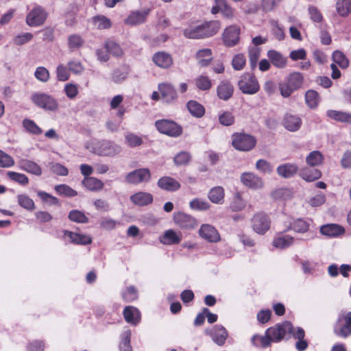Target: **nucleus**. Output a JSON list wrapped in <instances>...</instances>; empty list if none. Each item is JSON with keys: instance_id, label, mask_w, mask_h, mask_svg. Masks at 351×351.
I'll list each match as a JSON object with an SVG mask.
<instances>
[{"instance_id": "obj_1", "label": "nucleus", "mask_w": 351, "mask_h": 351, "mask_svg": "<svg viewBox=\"0 0 351 351\" xmlns=\"http://www.w3.org/2000/svg\"><path fill=\"white\" fill-rule=\"evenodd\" d=\"M293 332V324L289 321H285L268 328L264 335H253L251 341L256 347L265 348L271 343H279L283 339H289Z\"/></svg>"}, {"instance_id": "obj_2", "label": "nucleus", "mask_w": 351, "mask_h": 351, "mask_svg": "<svg viewBox=\"0 0 351 351\" xmlns=\"http://www.w3.org/2000/svg\"><path fill=\"white\" fill-rule=\"evenodd\" d=\"M219 29L220 24L217 21H204L185 28L183 34L189 39H204L214 36Z\"/></svg>"}, {"instance_id": "obj_3", "label": "nucleus", "mask_w": 351, "mask_h": 351, "mask_svg": "<svg viewBox=\"0 0 351 351\" xmlns=\"http://www.w3.org/2000/svg\"><path fill=\"white\" fill-rule=\"evenodd\" d=\"M85 147L91 153L101 156H114L121 152V146L108 140L94 139L87 142Z\"/></svg>"}, {"instance_id": "obj_4", "label": "nucleus", "mask_w": 351, "mask_h": 351, "mask_svg": "<svg viewBox=\"0 0 351 351\" xmlns=\"http://www.w3.org/2000/svg\"><path fill=\"white\" fill-rule=\"evenodd\" d=\"M333 332L337 336L344 339L351 335V311L341 312L338 315Z\"/></svg>"}, {"instance_id": "obj_5", "label": "nucleus", "mask_w": 351, "mask_h": 351, "mask_svg": "<svg viewBox=\"0 0 351 351\" xmlns=\"http://www.w3.org/2000/svg\"><path fill=\"white\" fill-rule=\"evenodd\" d=\"M31 100L35 106L45 110L55 112L58 109L56 99L45 93H34L31 96Z\"/></svg>"}, {"instance_id": "obj_6", "label": "nucleus", "mask_w": 351, "mask_h": 351, "mask_svg": "<svg viewBox=\"0 0 351 351\" xmlns=\"http://www.w3.org/2000/svg\"><path fill=\"white\" fill-rule=\"evenodd\" d=\"M232 146L237 150L248 152L252 150L256 144V138L245 133H235L232 135Z\"/></svg>"}, {"instance_id": "obj_7", "label": "nucleus", "mask_w": 351, "mask_h": 351, "mask_svg": "<svg viewBox=\"0 0 351 351\" xmlns=\"http://www.w3.org/2000/svg\"><path fill=\"white\" fill-rule=\"evenodd\" d=\"M155 126L158 131L162 134L172 137H178L182 133V128L177 123L168 119L157 120Z\"/></svg>"}, {"instance_id": "obj_8", "label": "nucleus", "mask_w": 351, "mask_h": 351, "mask_svg": "<svg viewBox=\"0 0 351 351\" xmlns=\"http://www.w3.org/2000/svg\"><path fill=\"white\" fill-rule=\"evenodd\" d=\"M238 86L243 93L248 95H254L260 89L256 78L251 73L243 74L238 82Z\"/></svg>"}, {"instance_id": "obj_9", "label": "nucleus", "mask_w": 351, "mask_h": 351, "mask_svg": "<svg viewBox=\"0 0 351 351\" xmlns=\"http://www.w3.org/2000/svg\"><path fill=\"white\" fill-rule=\"evenodd\" d=\"M47 17L45 10L40 6L35 5L26 16V23L30 27L42 25Z\"/></svg>"}, {"instance_id": "obj_10", "label": "nucleus", "mask_w": 351, "mask_h": 351, "mask_svg": "<svg viewBox=\"0 0 351 351\" xmlns=\"http://www.w3.org/2000/svg\"><path fill=\"white\" fill-rule=\"evenodd\" d=\"M152 174L149 169L141 168L128 173L125 176V181L128 184H138L143 182H149Z\"/></svg>"}, {"instance_id": "obj_11", "label": "nucleus", "mask_w": 351, "mask_h": 351, "mask_svg": "<svg viewBox=\"0 0 351 351\" xmlns=\"http://www.w3.org/2000/svg\"><path fill=\"white\" fill-rule=\"evenodd\" d=\"M271 220L267 215L258 213L252 219V226L255 232L264 234L270 228Z\"/></svg>"}, {"instance_id": "obj_12", "label": "nucleus", "mask_w": 351, "mask_h": 351, "mask_svg": "<svg viewBox=\"0 0 351 351\" xmlns=\"http://www.w3.org/2000/svg\"><path fill=\"white\" fill-rule=\"evenodd\" d=\"M204 332L209 335L212 340L219 346L224 345L228 336L226 329L220 324H216L210 328H206Z\"/></svg>"}, {"instance_id": "obj_13", "label": "nucleus", "mask_w": 351, "mask_h": 351, "mask_svg": "<svg viewBox=\"0 0 351 351\" xmlns=\"http://www.w3.org/2000/svg\"><path fill=\"white\" fill-rule=\"evenodd\" d=\"M240 27L237 25H230L225 29L223 34V41L226 46L233 47L239 41Z\"/></svg>"}, {"instance_id": "obj_14", "label": "nucleus", "mask_w": 351, "mask_h": 351, "mask_svg": "<svg viewBox=\"0 0 351 351\" xmlns=\"http://www.w3.org/2000/svg\"><path fill=\"white\" fill-rule=\"evenodd\" d=\"M158 88L165 102L171 104L177 100L178 97V93L175 87L171 84L167 82L160 83L158 84Z\"/></svg>"}, {"instance_id": "obj_15", "label": "nucleus", "mask_w": 351, "mask_h": 351, "mask_svg": "<svg viewBox=\"0 0 351 351\" xmlns=\"http://www.w3.org/2000/svg\"><path fill=\"white\" fill-rule=\"evenodd\" d=\"M312 224L313 221L309 218H298L290 222L287 228L285 229L283 232L292 230L297 233L304 234L309 231Z\"/></svg>"}, {"instance_id": "obj_16", "label": "nucleus", "mask_w": 351, "mask_h": 351, "mask_svg": "<svg viewBox=\"0 0 351 351\" xmlns=\"http://www.w3.org/2000/svg\"><path fill=\"white\" fill-rule=\"evenodd\" d=\"M199 235L210 243H217L221 237L217 229L210 224H203L199 230Z\"/></svg>"}, {"instance_id": "obj_17", "label": "nucleus", "mask_w": 351, "mask_h": 351, "mask_svg": "<svg viewBox=\"0 0 351 351\" xmlns=\"http://www.w3.org/2000/svg\"><path fill=\"white\" fill-rule=\"evenodd\" d=\"M173 219L174 223L183 229H193L196 226L195 219L184 213H175Z\"/></svg>"}, {"instance_id": "obj_18", "label": "nucleus", "mask_w": 351, "mask_h": 351, "mask_svg": "<svg viewBox=\"0 0 351 351\" xmlns=\"http://www.w3.org/2000/svg\"><path fill=\"white\" fill-rule=\"evenodd\" d=\"M241 181L245 186L252 189H258L263 186L262 179L253 173L245 172L242 173Z\"/></svg>"}, {"instance_id": "obj_19", "label": "nucleus", "mask_w": 351, "mask_h": 351, "mask_svg": "<svg viewBox=\"0 0 351 351\" xmlns=\"http://www.w3.org/2000/svg\"><path fill=\"white\" fill-rule=\"evenodd\" d=\"M152 60L156 66L165 69L170 68L173 63L171 56L165 51L155 53L152 56Z\"/></svg>"}, {"instance_id": "obj_20", "label": "nucleus", "mask_w": 351, "mask_h": 351, "mask_svg": "<svg viewBox=\"0 0 351 351\" xmlns=\"http://www.w3.org/2000/svg\"><path fill=\"white\" fill-rule=\"evenodd\" d=\"M182 234L180 232H176L172 229L166 230L159 238L161 243L167 245H176L180 243Z\"/></svg>"}, {"instance_id": "obj_21", "label": "nucleus", "mask_w": 351, "mask_h": 351, "mask_svg": "<svg viewBox=\"0 0 351 351\" xmlns=\"http://www.w3.org/2000/svg\"><path fill=\"white\" fill-rule=\"evenodd\" d=\"M157 186L162 190L174 192L180 188V184L170 176L161 177L157 182Z\"/></svg>"}, {"instance_id": "obj_22", "label": "nucleus", "mask_w": 351, "mask_h": 351, "mask_svg": "<svg viewBox=\"0 0 351 351\" xmlns=\"http://www.w3.org/2000/svg\"><path fill=\"white\" fill-rule=\"evenodd\" d=\"M18 166L21 170L33 175L37 176L42 175L41 167L32 160L21 158L18 161Z\"/></svg>"}, {"instance_id": "obj_23", "label": "nucleus", "mask_w": 351, "mask_h": 351, "mask_svg": "<svg viewBox=\"0 0 351 351\" xmlns=\"http://www.w3.org/2000/svg\"><path fill=\"white\" fill-rule=\"evenodd\" d=\"M64 237H68L70 242L77 245H87L92 242L90 236L84 234H80L69 230H63Z\"/></svg>"}, {"instance_id": "obj_24", "label": "nucleus", "mask_w": 351, "mask_h": 351, "mask_svg": "<svg viewBox=\"0 0 351 351\" xmlns=\"http://www.w3.org/2000/svg\"><path fill=\"white\" fill-rule=\"evenodd\" d=\"M302 119L298 115L286 114L282 120L283 126L290 132L298 131L302 125Z\"/></svg>"}, {"instance_id": "obj_25", "label": "nucleus", "mask_w": 351, "mask_h": 351, "mask_svg": "<svg viewBox=\"0 0 351 351\" xmlns=\"http://www.w3.org/2000/svg\"><path fill=\"white\" fill-rule=\"evenodd\" d=\"M130 199L135 205L145 206L152 203L153 195L147 192L139 191L132 195Z\"/></svg>"}, {"instance_id": "obj_26", "label": "nucleus", "mask_w": 351, "mask_h": 351, "mask_svg": "<svg viewBox=\"0 0 351 351\" xmlns=\"http://www.w3.org/2000/svg\"><path fill=\"white\" fill-rule=\"evenodd\" d=\"M123 314L125 321L132 325L136 326L141 321V313L138 309L134 306H125Z\"/></svg>"}, {"instance_id": "obj_27", "label": "nucleus", "mask_w": 351, "mask_h": 351, "mask_svg": "<svg viewBox=\"0 0 351 351\" xmlns=\"http://www.w3.org/2000/svg\"><path fill=\"white\" fill-rule=\"evenodd\" d=\"M234 87L228 81H223L217 87V94L220 99L228 101L233 95Z\"/></svg>"}, {"instance_id": "obj_28", "label": "nucleus", "mask_w": 351, "mask_h": 351, "mask_svg": "<svg viewBox=\"0 0 351 351\" xmlns=\"http://www.w3.org/2000/svg\"><path fill=\"white\" fill-rule=\"evenodd\" d=\"M298 166L294 163H285L279 165L276 171L279 176L283 178L293 177L298 171Z\"/></svg>"}, {"instance_id": "obj_29", "label": "nucleus", "mask_w": 351, "mask_h": 351, "mask_svg": "<svg viewBox=\"0 0 351 351\" xmlns=\"http://www.w3.org/2000/svg\"><path fill=\"white\" fill-rule=\"evenodd\" d=\"M320 232L329 237H337L345 232V229L336 223H328L321 226Z\"/></svg>"}, {"instance_id": "obj_30", "label": "nucleus", "mask_w": 351, "mask_h": 351, "mask_svg": "<svg viewBox=\"0 0 351 351\" xmlns=\"http://www.w3.org/2000/svg\"><path fill=\"white\" fill-rule=\"evenodd\" d=\"M149 12V10L132 12L125 19V23L130 25L141 24L145 22Z\"/></svg>"}, {"instance_id": "obj_31", "label": "nucleus", "mask_w": 351, "mask_h": 351, "mask_svg": "<svg viewBox=\"0 0 351 351\" xmlns=\"http://www.w3.org/2000/svg\"><path fill=\"white\" fill-rule=\"evenodd\" d=\"M294 238L288 234H284L280 232L273 240V245L276 248L285 249L287 248L294 243Z\"/></svg>"}, {"instance_id": "obj_32", "label": "nucleus", "mask_w": 351, "mask_h": 351, "mask_svg": "<svg viewBox=\"0 0 351 351\" xmlns=\"http://www.w3.org/2000/svg\"><path fill=\"white\" fill-rule=\"evenodd\" d=\"M225 191L222 186H214L208 193L209 200L216 204H223L224 202Z\"/></svg>"}, {"instance_id": "obj_33", "label": "nucleus", "mask_w": 351, "mask_h": 351, "mask_svg": "<svg viewBox=\"0 0 351 351\" xmlns=\"http://www.w3.org/2000/svg\"><path fill=\"white\" fill-rule=\"evenodd\" d=\"M82 184L87 190L93 192L100 191L104 187V182L95 177H85L82 181Z\"/></svg>"}, {"instance_id": "obj_34", "label": "nucleus", "mask_w": 351, "mask_h": 351, "mask_svg": "<svg viewBox=\"0 0 351 351\" xmlns=\"http://www.w3.org/2000/svg\"><path fill=\"white\" fill-rule=\"evenodd\" d=\"M267 57L271 64L278 69L285 68L287 65V58L276 50H269Z\"/></svg>"}, {"instance_id": "obj_35", "label": "nucleus", "mask_w": 351, "mask_h": 351, "mask_svg": "<svg viewBox=\"0 0 351 351\" xmlns=\"http://www.w3.org/2000/svg\"><path fill=\"white\" fill-rule=\"evenodd\" d=\"M294 339H297L298 341L295 343V348L298 351H304L308 348V342L304 339L305 332L303 328L300 327L296 328L295 330L292 334Z\"/></svg>"}, {"instance_id": "obj_36", "label": "nucleus", "mask_w": 351, "mask_h": 351, "mask_svg": "<svg viewBox=\"0 0 351 351\" xmlns=\"http://www.w3.org/2000/svg\"><path fill=\"white\" fill-rule=\"evenodd\" d=\"M326 115L337 121L351 123V113L335 110L326 111Z\"/></svg>"}, {"instance_id": "obj_37", "label": "nucleus", "mask_w": 351, "mask_h": 351, "mask_svg": "<svg viewBox=\"0 0 351 351\" xmlns=\"http://www.w3.org/2000/svg\"><path fill=\"white\" fill-rule=\"evenodd\" d=\"M186 108L190 114L196 118H201L205 114L204 107L195 100H190L186 104Z\"/></svg>"}, {"instance_id": "obj_38", "label": "nucleus", "mask_w": 351, "mask_h": 351, "mask_svg": "<svg viewBox=\"0 0 351 351\" xmlns=\"http://www.w3.org/2000/svg\"><path fill=\"white\" fill-rule=\"evenodd\" d=\"M320 101L319 93L313 89L308 90L305 93V102L311 109L316 108Z\"/></svg>"}, {"instance_id": "obj_39", "label": "nucleus", "mask_w": 351, "mask_h": 351, "mask_svg": "<svg viewBox=\"0 0 351 351\" xmlns=\"http://www.w3.org/2000/svg\"><path fill=\"white\" fill-rule=\"evenodd\" d=\"M335 9L340 16H348L351 13V0H337Z\"/></svg>"}, {"instance_id": "obj_40", "label": "nucleus", "mask_w": 351, "mask_h": 351, "mask_svg": "<svg viewBox=\"0 0 351 351\" xmlns=\"http://www.w3.org/2000/svg\"><path fill=\"white\" fill-rule=\"evenodd\" d=\"M132 332L130 329H126L123 331L120 336V343L119 348L120 351H132V348L130 344Z\"/></svg>"}, {"instance_id": "obj_41", "label": "nucleus", "mask_w": 351, "mask_h": 351, "mask_svg": "<svg viewBox=\"0 0 351 351\" xmlns=\"http://www.w3.org/2000/svg\"><path fill=\"white\" fill-rule=\"evenodd\" d=\"M129 73V68L124 65L113 71L112 80L116 84H120L125 80Z\"/></svg>"}, {"instance_id": "obj_42", "label": "nucleus", "mask_w": 351, "mask_h": 351, "mask_svg": "<svg viewBox=\"0 0 351 351\" xmlns=\"http://www.w3.org/2000/svg\"><path fill=\"white\" fill-rule=\"evenodd\" d=\"M196 58L201 66H207L212 60V51L210 49H200L197 52Z\"/></svg>"}, {"instance_id": "obj_43", "label": "nucleus", "mask_w": 351, "mask_h": 351, "mask_svg": "<svg viewBox=\"0 0 351 351\" xmlns=\"http://www.w3.org/2000/svg\"><path fill=\"white\" fill-rule=\"evenodd\" d=\"M300 176L307 182H313L322 176L321 171L317 169L304 168L300 171Z\"/></svg>"}, {"instance_id": "obj_44", "label": "nucleus", "mask_w": 351, "mask_h": 351, "mask_svg": "<svg viewBox=\"0 0 351 351\" xmlns=\"http://www.w3.org/2000/svg\"><path fill=\"white\" fill-rule=\"evenodd\" d=\"M70 221L77 223H86L88 222V217L85 213L80 210H71L68 215Z\"/></svg>"}, {"instance_id": "obj_45", "label": "nucleus", "mask_w": 351, "mask_h": 351, "mask_svg": "<svg viewBox=\"0 0 351 351\" xmlns=\"http://www.w3.org/2000/svg\"><path fill=\"white\" fill-rule=\"evenodd\" d=\"M323 160L324 156L319 151H313L306 158V162L311 167L319 165Z\"/></svg>"}, {"instance_id": "obj_46", "label": "nucleus", "mask_w": 351, "mask_h": 351, "mask_svg": "<svg viewBox=\"0 0 351 351\" xmlns=\"http://www.w3.org/2000/svg\"><path fill=\"white\" fill-rule=\"evenodd\" d=\"M286 80L291 84V86H293L297 90L301 88L304 82V77L299 72H293L289 75Z\"/></svg>"}, {"instance_id": "obj_47", "label": "nucleus", "mask_w": 351, "mask_h": 351, "mask_svg": "<svg viewBox=\"0 0 351 351\" xmlns=\"http://www.w3.org/2000/svg\"><path fill=\"white\" fill-rule=\"evenodd\" d=\"M189 207L192 210L205 211L210 208V204L205 199L195 198L189 202Z\"/></svg>"}, {"instance_id": "obj_48", "label": "nucleus", "mask_w": 351, "mask_h": 351, "mask_svg": "<svg viewBox=\"0 0 351 351\" xmlns=\"http://www.w3.org/2000/svg\"><path fill=\"white\" fill-rule=\"evenodd\" d=\"M332 59L335 64H337L342 69H347L349 66L348 59L341 51H335L332 53Z\"/></svg>"}, {"instance_id": "obj_49", "label": "nucleus", "mask_w": 351, "mask_h": 351, "mask_svg": "<svg viewBox=\"0 0 351 351\" xmlns=\"http://www.w3.org/2000/svg\"><path fill=\"white\" fill-rule=\"evenodd\" d=\"M105 48L109 55L111 54L115 57H120L123 53L120 45L112 40H108L105 43Z\"/></svg>"}, {"instance_id": "obj_50", "label": "nucleus", "mask_w": 351, "mask_h": 351, "mask_svg": "<svg viewBox=\"0 0 351 351\" xmlns=\"http://www.w3.org/2000/svg\"><path fill=\"white\" fill-rule=\"evenodd\" d=\"M93 22L95 26L100 29H108L112 25L110 20L103 15L94 16L93 18Z\"/></svg>"}, {"instance_id": "obj_51", "label": "nucleus", "mask_w": 351, "mask_h": 351, "mask_svg": "<svg viewBox=\"0 0 351 351\" xmlns=\"http://www.w3.org/2000/svg\"><path fill=\"white\" fill-rule=\"evenodd\" d=\"M23 125L28 132L32 134L39 135L43 132L42 129L31 119H25L23 121Z\"/></svg>"}, {"instance_id": "obj_52", "label": "nucleus", "mask_w": 351, "mask_h": 351, "mask_svg": "<svg viewBox=\"0 0 351 351\" xmlns=\"http://www.w3.org/2000/svg\"><path fill=\"white\" fill-rule=\"evenodd\" d=\"M125 143L130 147H136L141 145L143 143L141 136L134 133H128L125 135Z\"/></svg>"}, {"instance_id": "obj_53", "label": "nucleus", "mask_w": 351, "mask_h": 351, "mask_svg": "<svg viewBox=\"0 0 351 351\" xmlns=\"http://www.w3.org/2000/svg\"><path fill=\"white\" fill-rule=\"evenodd\" d=\"M56 191L60 195L73 197L77 195L76 191L66 184H58L55 186Z\"/></svg>"}, {"instance_id": "obj_54", "label": "nucleus", "mask_w": 351, "mask_h": 351, "mask_svg": "<svg viewBox=\"0 0 351 351\" xmlns=\"http://www.w3.org/2000/svg\"><path fill=\"white\" fill-rule=\"evenodd\" d=\"M196 86L201 90H208L212 86L211 80L204 75H199L195 80Z\"/></svg>"}, {"instance_id": "obj_55", "label": "nucleus", "mask_w": 351, "mask_h": 351, "mask_svg": "<svg viewBox=\"0 0 351 351\" xmlns=\"http://www.w3.org/2000/svg\"><path fill=\"white\" fill-rule=\"evenodd\" d=\"M84 44V40L77 34H72L68 38V45L71 50L73 51L80 48Z\"/></svg>"}, {"instance_id": "obj_56", "label": "nucleus", "mask_w": 351, "mask_h": 351, "mask_svg": "<svg viewBox=\"0 0 351 351\" xmlns=\"http://www.w3.org/2000/svg\"><path fill=\"white\" fill-rule=\"evenodd\" d=\"M9 178L19 184L27 185L29 183V179L27 176L23 173H17L15 171H8L7 173Z\"/></svg>"}, {"instance_id": "obj_57", "label": "nucleus", "mask_w": 351, "mask_h": 351, "mask_svg": "<svg viewBox=\"0 0 351 351\" xmlns=\"http://www.w3.org/2000/svg\"><path fill=\"white\" fill-rule=\"evenodd\" d=\"M19 204L29 210H32L34 208V201L28 197L27 195L22 194L17 196Z\"/></svg>"}, {"instance_id": "obj_58", "label": "nucleus", "mask_w": 351, "mask_h": 351, "mask_svg": "<svg viewBox=\"0 0 351 351\" xmlns=\"http://www.w3.org/2000/svg\"><path fill=\"white\" fill-rule=\"evenodd\" d=\"M123 299L127 302H131L138 298V291L134 286H130L122 292Z\"/></svg>"}, {"instance_id": "obj_59", "label": "nucleus", "mask_w": 351, "mask_h": 351, "mask_svg": "<svg viewBox=\"0 0 351 351\" xmlns=\"http://www.w3.org/2000/svg\"><path fill=\"white\" fill-rule=\"evenodd\" d=\"M245 206V203L239 195H236L229 206V209L233 212L242 210Z\"/></svg>"}, {"instance_id": "obj_60", "label": "nucleus", "mask_w": 351, "mask_h": 351, "mask_svg": "<svg viewBox=\"0 0 351 351\" xmlns=\"http://www.w3.org/2000/svg\"><path fill=\"white\" fill-rule=\"evenodd\" d=\"M57 80L60 82H65L69 79L70 71L64 64H59L56 67Z\"/></svg>"}, {"instance_id": "obj_61", "label": "nucleus", "mask_w": 351, "mask_h": 351, "mask_svg": "<svg viewBox=\"0 0 351 351\" xmlns=\"http://www.w3.org/2000/svg\"><path fill=\"white\" fill-rule=\"evenodd\" d=\"M37 195L43 202L48 204L49 205H60L58 199L54 196H52L49 193L39 191L37 192Z\"/></svg>"}, {"instance_id": "obj_62", "label": "nucleus", "mask_w": 351, "mask_h": 351, "mask_svg": "<svg viewBox=\"0 0 351 351\" xmlns=\"http://www.w3.org/2000/svg\"><path fill=\"white\" fill-rule=\"evenodd\" d=\"M35 77L40 82H47L49 80V71L44 66H38L34 72Z\"/></svg>"}, {"instance_id": "obj_63", "label": "nucleus", "mask_w": 351, "mask_h": 351, "mask_svg": "<svg viewBox=\"0 0 351 351\" xmlns=\"http://www.w3.org/2000/svg\"><path fill=\"white\" fill-rule=\"evenodd\" d=\"M49 167H50L51 171L53 173H55L58 176H66L69 173L68 169L65 166H64L63 165H62L60 163L51 162L49 164Z\"/></svg>"}, {"instance_id": "obj_64", "label": "nucleus", "mask_w": 351, "mask_h": 351, "mask_svg": "<svg viewBox=\"0 0 351 351\" xmlns=\"http://www.w3.org/2000/svg\"><path fill=\"white\" fill-rule=\"evenodd\" d=\"M279 90L283 97H289L296 90L287 80L279 84Z\"/></svg>"}]
</instances>
